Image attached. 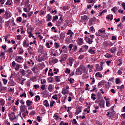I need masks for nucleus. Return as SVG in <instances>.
Instances as JSON below:
<instances>
[{"label":"nucleus","mask_w":125,"mask_h":125,"mask_svg":"<svg viewBox=\"0 0 125 125\" xmlns=\"http://www.w3.org/2000/svg\"><path fill=\"white\" fill-rule=\"evenodd\" d=\"M83 48H85V49H86L85 50H87L88 49V46H87L86 45H83Z\"/></svg>","instance_id":"62"},{"label":"nucleus","mask_w":125,"mask_h":125,"mask_svg":"<svg viewBox=\"0 0 125 125\" xmlns=\"http://www.w3.org/2000/svg\"><path fill=\"white\" fill-rule=\"evenodd\" d=\"M75 74L76 75H82V74H83V72L80 69V68L78 67V68L76 69Z\"/></svg>","instance_id":"10"},{"label":"nucleus","mask_w":125,"mask_h":125,"mask_svg":"<svg viewBox=\"0 0 125 125\" xmlns=\"http://www.w3.org/2000/svg\"><path fill=\"white\" fill-rule=\"evenodd\" d=\"M4 16L5 17L6 19H8V18H10L12 15L10 12L6 11Z\"/></svg>","instance_id":"4"},{"label":"nucleus","mask_w":125,"mask_h":125,"mask_svg":"<svg viewBox=\"0 0 125 125\" xmlns=\"http://www.w3.org/2000/svg\"><path fill=\"white\" fill-rule=\"evenodd\" d=\"M35 100L36 101H38V100H41V97H40V96L39 95L36 96Z\"/></svg>","instance_id":"50"},{"label":"nucleus","mask_w":125,"mask_h":125,"mask_svg":"<svg viewBox=\"0 0 125 125\" xmlns=\"http://www.w3.org/2000/svg\"><path fill=\"white\" fill-rule=\"evenodd\" d=\"M95 76L97 77H99V78H102V77H103L102 74L100 72L96 73V74H95Z\"/></svg>","instance_id":"21"},{"label":"nucleus","mask_w":125,"mask_h":125,"mask_svg":"<svg viewBox=\"0 0 125 125\" xmlns=\"http://www.w3.org/2000/svg\"><path fill=\"white\" fill-rule=\"evenodd\" d=\"M57 26L58 27H61L62 28H63V26H62V22H61L59 21L57 23Z\"/></svg>","instance_id":"35"},{"label":"nucleus","mask_w":125,"mask_h":125,"mask_svg":"<svg viewBox=\"0 0 125 125\" xmlns=\"http://www.w3.org/2000/svg\"><path fill=\"white\" fill-rule=\"evenodd\" d=\"M67 35H70V37L71 38V37L73 36V35H74V33L72 32V30H69L67 32Z\"/></svg>","instance_id":"19"},{"label":"nucleus","mask_w":125,"mask_h":125,"mask_svg":"<svg viewBox=\"0 0 125 125\" xmlns=\"http://www.w3.org/2000/svg\"><path fill=\"white\" fill-rule=\"evenodd\" d=\"M69 6H63V11H66V10H69Z\"/></svg>","instance_id":"44"},{"label":"nucleus","mask_w":125,"mask_h":125,"mask_svg":"<svg viewBox=\"0 0 125 125\" xmlns=\"http://www.w3.org/2000/svg\"><path fill=\"white\" fill-rule=\"evenodd\" d=\"M87 67H88V68H90L89 69V72H91V71H92V68H93V65H90L88 64V65H87Z\"/></svg>","instance_id":"46"},{"label":"nucleus","mask_w":125,"mask_h":125,"mask_svg":"<svg viewBox=\"0 0 125 125\" xmlns=\"http://www.w3.org/2000/svg\"><path fill=\"white\" fill-rule=\"evenodd\" d=\"M124 88H125V85L124 84H122L120 86V89L121 92H123V90H124Z\"/></svg>","instance_id":"56"},{"label":"nucleus","mask_w":125,"mask_h":125,"mask_svg":"<svg viewBox=\"0 0 125 125\" xmlns=\"http://www.w3.org/2000/svg\"><path fill=\"white\" fill-rule=\"evenodd\" d=\"M46 18H47V21L49 22V21H50L51 19V16H50V14H48L46 16Z\"/></svg>","instance_id":"26"},{"label":"nucleus","mask_w":125,"mask_h":125,"mask_svg":"<svg viewBox=\"0 0 125 125\" xmlns=\"http://www.w3.org/2000/svg\"><path fill=\"white\" fill-rule=\"evenodd\" d=\"M20 110L21 111V112L20 113V114H22V113H24L25 112V110H26V105L23 104L20 106Z\"/></svg>","instance_id":"7"},{"label":"nucleus","mask_w":125,"mask_h":125,"mask_svg":"<svg viewBox=\"0 0 125 125\" xmlns=\"http://www.w3.org/2000/svg\"><path fill=\"white\" fill-rule=\"evenodd\" d=\"M106 81L105 80H102L98 83V88H100V87H102V85H104L105 83H106Z\"/></svg>","instance_id":"3"},{"label":"nucleus","mask_w":125,"mask_h":125,"mask_svg":"<svg viewBox=\"0 0 125 125\" xmlns=\"http://www.w3.org/2000/svg\"><path fill=\"white\" fill-rule=\"evenodd\" d=\"M55 103V102L52 100L50 102V106L51 107H53V104H54Z\"/></svg>","instance_id":"48"},{"label":"nucleus","mask_w":125,"mask_h":125,"mask_svg":"<svg viewBox=\"0 0 125 125\" xmlns=\"http://www.w3.org/2000/svg\"><path fill=\"white\" fill-rule=\"evenodd\" d=\"M54 74H57V72H59V69H56V68H54Z\"/></svg>","instance_id":"64"},{"label":"nucleus","mask_w":125,"mask_h":125,"mask_svg":"<svg viewBox=\"0 0 125 125\" xmlns=\"http://www.w3.org/2000/svg\"><path fill=\"white\" fill-rule=\"evenodd\" d=\"M74 46V44H70L68 46V48L69 49V51H71L72 50V47Z\"/></svg>","instance_id":"45"},{"label":"nucleus","mask_w":125,"mask_h":125,"mask_svg":"<svg viewBox=\"0 0 125 125\" xmlns=\"http://www.w3.org/2000/svg\"><path fill=\"white\" fill-rule=\"evenodd\" d=\"M37 69H38V67L37 66H35L32 69H31V70L33 72H34V73H35Z\"/></svg>","instance_id":"57"},{"label":"nucleus","mask_w":125,"mask_h":125,"mask_svg":"<svg viewBox=\"0 0 125 125\" xmlns=\"http://www.w3.org/2000/svg\"><path fill=\"white\" fill-rule=\"evenodd\" d=\"M95 96H96V95L95 94H91V98L92 99V100H93V101H94V100H95V99H96V98H95Z\"/></svg>","instance_id":"27"},{"label":"nucleus","mask_w":125,"mask_h":125,"mask_svg":"<svg viewBox=\"0 0 125 125\" xmlns=\"http://www.w3.org/2000/svg\"><path fill=\"white\" fill-rule=\"evenodd\" d=\"M108 51H110L111 53H115L116 51H117V48L116 47H112L109 49L108 50Z\"/></svg>","instance_id":"11"},{"label":"nucleus","mask_w":125,"mask_h":125,"mask_svg":"<svg viewBox=\"0 0 125 125\" xmlns=\"http://www.w3.org/2000/svg\"><path fill=\"white\" fill-rule=\"evenodd\" d=\"M112 11L116 13L118 11V8L117 7H114L111 9Z\"/></svg>","instance_id":"28"},{"label":"nucleus","mask_w":125,"mask_h":125,"mask_svg":"<svg viewBox=\"0 0 125 125\" xmlns=\"http://www.w3.org/2000/svg\"><path fill=\"white\" fill-rule=\"evenodd\" d=\"M68 81L70 82V83H74V82H75V80L73 78H70L68 79Z\"/></svg>","instance_id":"34"},{"label":"nucleus","mask_w":125,"mask_h":125,"mask_svg":"<svg viewBox=\"0 0 125 125\" xmlns=\"http://www.w3.org/2000/svg\"><path fill=\"white\" fill-rule=\"evenodd\" d=\"M106 19H107L108 20H109V19H110V21H112V20H113V16L112 14L111 15H108L106 16Z\"/></svg>","instance_id":"15"},{"label":"nucleus","mask_w":125,"mask_h":125,"mask_svg":"<svg viewBox=\"0 0 125 125\" xmlns=\"http://www.w3.org/2000/svg\"><path fill=\"white\" fill-rule=\"evenodd\" d=\"M10 1H11V0H7L5 3L6 5H11L12 3Z\"/></svg>","instance_id":"38"},{"label":"nucleus","mask_w":125,"mask_h":125,"mask_svg":"<svg viewBox=\"0 0 125 125\" xmlns=\"http://www.w3.org/2000/svg\"><path fill=\"white\" fill-rule=\"evenodd\" d=\"M28 34H29V38H32L33 34L32 31H27Z\"/></svg>","instance_id":"63"},{"label":"nucleus","mask_w":125,"mask_h":125,"mask_svg":"<svg viewBox=\"0 0 125 125\" xmlns=\"http://www.w3.org/2000/svg\"><path fill=\"white\" fill-rule=\"evenodd\" d=\"M48 90H49L51 92L53 90V87L52 84H49L48 88Z\"/></svg>","instance_id":"32"},{"label":"nucleus","mask_w":125,"mask_h":125,"mask_svg":"<svg viewBox=\"0 0 125 125\" xmlns=\"http://www.w3.org/2000/svg\"><path fill=\"white\" fill-rule=\"evenodd\" d=\"M29 44L28 43H27V41L24 40L23 42L22 45L24 47H28L29 46Z\"/></svg>","instance_id":"14"},{"label":"nucleus","mask_w":125,"mask_h":125,"mask_svg":"<svg viewBox=\"0 0 125 125\" xmlns=\"http://www.w3.org/2000/svg\"><path fill=\"white\" fill-rule=\"evenodd\" d=\"M121 81L120 80L119 78H116V84H119V83H120Z\"/></svg>","instance_id":"47"},{"label":"nucleus","mask_w":125,"mask_h":125,"mask_svg":"<svg viewBox=\"0 0 125 125\" xmlns=\"http://www.w3.org/2000/svg\"><path fill=\"white\" fill-rule=\"evenodd\" d=\"M79 68L81 71H83V73H86V68L84 65L81 64Z\"/></svg>","instance_id":"5"},{"label":"nucleus","mask_w":125,"mask_h":125,"mask_svg":"<svg viewBox=\"0 0 125 125\" xmlns=\"http://www.w3.org/2000/svg\"><path fill=\"white\" fill-rule=\"evenodd\" d=\"M68 60L69 63L67 64H68L70 67H72V65H73V62H74V59L72 57H69Z\"/></svg>","instance_id":"9"},{"label":"nucleus","mask_w":125,"mask_h":125,"mask_svg":"<svg viewBox=\"0 0 125 125\" xmlns=\"http://www.w3.org/2000/svg\"><path fill=\"white\" fill-rule=\"evenodd\" d=\"M22 21V18L21 17H19L17 18V22H21Z\"/></svg>","instance_id":"40"},{"label":"nucleus","mask_w":125,"mask_h":125,"mask_svg":"<svg viewBox=\"0 0 125 125\" xmlns=\"http://www.w3.org/2000/svg\"><path fill=\"white\" fill-rule=\"evenodd\" d=\"M65 60H67V58L66 57L63 58H62L60 60V62H63L64 61H65Z\"/></svg>","instance_id":"54"},{"label":"nucleus","mask_w":125,"mask_h":125,"mask_svg":"<svg viewBox=\"0 0 125 125\" xmlns=\"http://www.w3.org/2000/svg\"><path fill=\"white\" fill-rule=\"evenodd\" d=\"M81 112H82V109L79 107L76 109L75 114L76 115H79V113H81Z\"/></svg>","instance_id":"16"},{"label":"nucleus","mask_w":125,"mask_h":125,"mask_svg":"<svg viewBox=\"0 0 125 125\" xmlns=\"http://www.w3.org/2000/svg\"><path fill=\"white\" fill-rule=\"evenodd\" d=\"M4 55H5L4 52H2L0 54V57H1V59H2V58L3 59H5V57L4 56Z\"/></svg>","instance_id":"23"},{"label":"nucleus","mask_w":125,"mask_h":125,"mask_svg":"<svg viewBox=\"0 0 125 125\" xmlns=\"http://www.w3.org/2000/svg\"><path fill=\"white\" fill-rule=\"evenodd\" d=\"M20 97H25L26 98V97H27V95H26V93L24 92L22 94L20 95Z\"/></svg>","instance_id":"49"},{"label":"nucleus","mask_w":125,"mask_h":125,"mask_svg":"<svg viewBox=\"0 0 125 125\" xmlns=\"http://www.w3.org/2000/svg\"><path fill=\"white\" fill-rule=\"evenodd\" d=\"M46 82V81L45 80V79H42L41 80L42 84H44V83H45Z\"/></svg>","instance_id":"58"},{"label":"nucleus","mask_w":125,"mask_h":125,"mask_svg":"<svg viewBox=\"0 0 125 125\" xmlns=\"http://www.w3.org/2000/svg\"><path fill=\"white\" fill-rule=\"evenodd\" d=\"M60 80H61L60 76H56L55 77V81H56V82H57V83L61 82V81Z\"/></svg>","instance_id":"25"},{"label":"nucleus","mask_w":125,"mask_h":125,"mask_svg":"<svg viewBox=\"0 0 125 125\" xmlns=\"http://www.w3.org/2000/svg\"><path fill=\"white\" fill-rule=\"evenodd\" d=\"M19 69H20V65H19V64H17L16 65L15 70L16 71H19Z\"/></svg>","instance_id":"41"},{"label":"nucleus","mask_w":125,"mask_h":125,"mask_svg":"<svg viewBox=\"0 0 125 125\" xmlns=\"http://www.w3.org/2000/svg\"><path fill=\"white\" fill-rule=\"evenodd\" d=\"M30 116H34V115H36V111L35 110H32L30 113Z\"/></svg>","instance_id":"43"},{"label":"nucleus","mask_w":125,"mask_h":125,"mask_svg":"<svg viewBox=\"0 0 125 125\" xmlns=\"http://www.w3.org/2000/svg\"><path fill=\"white\" fill-rule=\"evenodd\" d=\"M88 53H90L91 54H95V51L92 50V48H90L88 50Z\"/></svg>","instance_id":"22"},{"label":"nucleus","mask_w":125,"mask_h":125,"mask_svg":"<svg viewBox=\"0 0 125 125\" xmlns=\"http://www.w3.org/2000/svg\"><path fill=\"white\" fill-rule=\"evenodd\" d=\"M95 21H96V18H92L91 19H90L89 21V26H91V25H92V24H93V23H94Z\"/></svg>","instance_id":"8"},{"label":"nucleus","mask_w":125,"mask_h":125,"mask_svg":"<svg viewBox=\"0 0 125 125\" xmlns=\"http://www.w3.org/2000/svg\"><path fill=\"white\" fill-rule=\"evenodd\" d=\"M99 105L101 108H104L105 107V101H104V100H101Z\"/></svg>","instance_id":"6"},{"label":"nucleus","mask_w":125,"mask_h":125,"mask_svg":"<svg viewBox=\"0 0 125 125\" xmlns=\"http://www.w3.org/2000/svg\"><path fill=\"white\" fill-rule=\"evenodd\" d=\"M53 99H55V100H57L58 98L57 97V95L55 94V95L52 96Z\"/></svg>","instance_id":"61"},{"label":"nucleus","mask_w":125,"mask_h":125,"mask_svg":"<svg viewBox=\"0 0 125 125\" xmlns=\"http://www.w3.org/2000/svg\"><path fill=\"white\" fill-rule=\"evenodd\" d=\"M29 113V111L28 110H26L25 112H23L22 113V117H23V118H25V117H26V116H27V115H28Z\"/></svg>","instance_id":"30"},{"label":"nucleus","mask_w":125,"mask_h":125,"mask_svg":"<svg viewBox=\"0 0 125 125\" xmlns=\"http://www.w3.org/2000/svg\"><path fill=\"white\" fill-rule=\"evenodd\" d=\"M77 49H78V45H74L73 46V48L72 49V50H73V51H75L76 52Z\"/></svg>","instance_id":"37"},{"label":"nucleus","mask_w":125,"mask_h":125,"mask_svg":"<svg viewBox=\"0 0 125 125\" xmlns=\"http://www.w3.org/2000/svg\"><path fill=\"white\" fill-rule=\"evenodd\" d=\"M6 52H9V53H12L13 52V51H12V48H9V49H7L6 51Z\"/></svg>","instance_id":"42"},{"label":"nucleus","mask_w":125,"mask_h":125,"mask_svg":"<svg viewBox=\"0 0 125 125\" xmlns=\"http://www.w3.org/2000/svg\"><path fill=\"white\" fill-rule=\"evenodd\" d=\"M71 72V70L69 69V68H66L65 69V73L66 74H70V72Z\"/></svg>","instance_id":"53"},{"label":"nucleus","mask_w":125,"mask_h":125,"mask_svg":"<svg viewBox=\"0 0 125 125\" xmlns=\"http://www.w3.org/2000/svg\"><path fill=\"white\" fill-rule=\"evenodd\" d=\"M77 42L78 45H83V39L82 38H78Z\"/></svg>","instance_id":"2"},{"label":"nucleus","mask_w":125,"mask_h":125,"mask_svg":"<svg viewBox=\"0 0 125 125\" xmlns=\"http://www.w3.org/2000/svg\"><path fill=\"white\" fill-rule=\"evenodd\" d=\"M10 23V21H6L5 22V26H6V27H8L9 26V23Z\"/></svg>","instance_id":"52"},{"label":"nucleus","mask_w":125,"mask_h":125,"mask_svg":"<svg viewBox=\"0 0 125 125\" xmlns=\"http://www.w3.org/2000/svg\"><path fill=\"white\" fill-rule=\"evenodd\" d=\"M96 1V0H86V2L88 3H93V4L95 3Z\"/></svg>","instance_id":"18"},{"label":"nucleus","mask_w":125,"mask_h":125,"mask_svg":"<svg viewBox=\"0 0 125 125\" xmlns=\"http://www.w3.org/2000/svg\"><path fill=\"white\" fill-rule=\"evenodd\" d=\"M33 49L30 50L28 49V53H29L30 55H32V54H33Z\"/></svg>","instance_id":"60"},{"label":"nucleus","mask_w":125,"mask_h":125,"mask_svg":"<svg viewBox=\"0 0 125 125\" xmlns=\"http://www.w3.org/2000/svg\"><path fill=\"white\" fill-rule=\"evenodd\" d=\"M87 42L89 43V44H91L92 42H93L92 41V39H91L90 38H89L87 39Z\"/></svg>","instance_id":"24"},{"label":"nucleus","mask_w":125,"mask_h":125,"mask_svg":"<svg viewBox=\"0 0 125 125\" xmlns=\"http://www.w3.org/2000/svg\"><path fill=\"white\" fill-rule=\"evenodd\" d=\"M20 49L19 54H23L24 53V50H23V49L20 48Z\"/></svg>","instance_id":"51"},{"label":"nucleus","mask_w":125,"mask_h":125,"mask_svg":"<svg viewBox=\"0 0 125 125\" xmlns=\"http://www.w3.org/2000/svg\"><path fill=\"white\" fill-rule=\"evenodd\" d=\"M122 52H123V49L121 48L117 52V55H118V56H120V55H121V54H122Z\"/></svg>","instance_id":"31"},{"label":"nucleus","mask_w":125,"mask_h":125,"mask_svg":"<svg viewBox=\"0 0 125 125\" xmlns=\"http://www.w3.org/2000/svg\"><path fill=\"white\" fill-rule=\"evenodd\" d=\"M61 39H64L65 38V33L62 32L60 34Z\"/></svg>","instance_id":"39"},{"label":"nucleus","mask_w":125,"mask_h":125,"mask_svg":"<svg viewBox=\"0 0 125 125\" xmlns=\"http://www.w3.org/2000/svg\"><path fill=\"white\" fill-rule=\"evenodd\" d=\"M15 61L18 62V63H22L23 62V57L21 56H18L16 57Z\"/></svg>","instance_id":"1"},{"label":"nucleus","mask_w":125,"mask_h":125,"mask_svg":"<svg viewBox=\"0 0 125 125\" xmlns=\"http://www.w3.org/2000/svg\"><path fill=\"white\" fill-rule=\"evenodd\" d=\"M43 105L44 106H45V107H48L49 106V104H48V102L47 100H45L43 102Z\"/></svg>","instance_id":"20"},{"label":"nucleus","mask_w":125,"mask_h":125,"mask_svg":"<svg viewBox=\"0 0 125 125\" xmlns=\"http://www.w3.org/2000/svg\"><path fill=\"white\" fill-rule=\"evenodd\" d=\"M106 58H112L113 57V55L109 54H106L104 55Z\"/></svg>","instance_id":"29"},{"label":"nucleus","mask_w":125,"mask_h":125,"mask_svg":"<svg viewBox=\"0 0 125 125\" xmlns=\"http://www.w3.org/2000/svg\"><path fill=\"white\" fill-rule=\"evenodd\" d=\"M96 69L97 71H102L103 70V67H100L99 64H96L95 65Z\"/></svg>","instance_id":"12"},{"label":"nucleus","mask_w":125,"mask_h":125,"mask_svg":"<svg viewBox=\"0 0 125 125\" xmlns=\"http://www.w3.org/2000/svg\"><path fill=\"white\" fill-rule=\"evenodd\" d=\"M53 18L52 22H55L57 20H58V16H54Z\"/></svg>","instance_id":"33"},{"label":"nucleus","mask_w":125,"mask_h":125,"mask_svg":"<svg viewBox=\"0 0 125 125\" xmlns=\"http://www.w3.org/2000/svg\"><path fill=\"white\" fill-rule=\"evenodd\" d=\"M54 45L56 48H58V47H59V44L56 42H55Z\"/></svg>","instance_id":"59"},{"label":"nucleus","mask_w":125,"mask_h":125,"mask_svg":"<svg viewBox=\"0 0 125 125\" xmlns=\"http://www.w3.org/2000/svg\"><path fill=\"white\" fill-rule=\"evenodd\" d=\"M26 103L27 106L28 107H29L33 104V102L30 101V100H28L26 101Z\"/></svg>","instance_id":"17"},{"label":"nucleus","mask_w":125,"mask_h":125,"mask_svg":"<svg viewBox=\"0 0 125 125\" xmlns=\"http://www.w3.org/2000/svg\"><path fill=\"white\" fill-rule=\"evenodd\" d=\"M87 18H88V17L86 15H84L81 16V21H85L87 20Z\"/></svg>","instance_id":"13"},{"label":"nucleus","mask_w":125,"mask_h":125,"mask_svg":"<svg viewBox=\"0 0 125 125\" xmlns=\"http://www.w3.org/2000/svg\"><path fill=\"white\" fill-rule=\"evenodd\" d=\"M38 60L39 62H42L43 61V57H39Z\"/></svg>","instance_id":"36"},{"label":"nucleus","mask_w":125,"mask_h":125,"mask_svg":"<svg viewBox=\"0 0 125 125\" xmlns=\"http://www.w3.org/2000/svg\"><path fill=\"white\" fill-rule=\"evenodd\" d=\"M0 105L4 106V102L2 100H0Z\"/></svg>","instance_id":"55"}]
</instances>
